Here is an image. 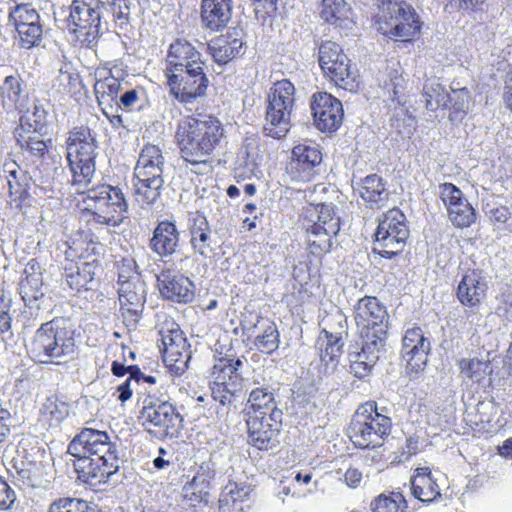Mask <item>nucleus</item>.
<instances>
[{
	"label": "nucleus",
	"mask_w": 512,
	"mask_h": 512,
	"mask_svg": "<svg viewBox=\"0 0 512 512\" xmlns=\"http://www.w3.org/2000/svg\"><path fill=\"white\" fill-rule=\"evenodd\" d=\"M68 453L76 458L73 467L80 481L90 486L105 484L122 464L119 439L93 428H83L69 443Z\"/></svg>",
	"instance_id": "1"
},
{
	"label": "nucleus",
	"mask_w": 512,
	"mask_h": 512,
	"mask_svg": "<svg viewBox=\"0 0 512 512\" xmlns=\"http://www.w3.org/2000/svg\"><path fill=\"white\" fill-rule=\"evenodd\" d=\"M164 70L170 95L182 104H191L206 96L209 79L204 72L202 54L185 39L169 46Z\"/></svg>",
	"instance_id": "2"
},
{
	"label": "nucleus",
	"mask_w": 512,
	"mask_h": 512,
	"mask_svg": "<svg viewBox=\"0 0 512 512\" xmlns=\"http://www.w3.org/2000/svg\"><path fill=\"white\" fill-rule=\"evenodd\" d=\"M223 134V126L215 117L198 119L186 116L178 122L175 136L181 157L198 167L206 165L207 158L220 144Z\"/></svg>",
	"instance_id": "3"
},
{
	"label": "nucleus",
	"mask_w": 512,
	"mask_h": 512,
	"mask_svg": "<svg viewBox=\"0 0 512 512\" xmlns=\"http://www.w3.org/2000/svg\"><path fill=\"white\" fill-rule=\"evenodd\" d=\"M31 358L42 364H63L74 357V333L63 319L43 323L27 345Z\"/></svg>",
	"instance_id": "4"
},
{
	"label": "nucleus",
	"mask_w": 512,
	"mask_h": 512,
	"mask_svg": "<svg viewBox=\"0 0 512 512\" xmlns=\"http://www.w3.org/2000/svg\"><path fill=\"white\" fill-rule=\"evenodd\" d=\"M96 134L85 125L71 129L66 139V160L72 184L87 187L95 175L98 155Z\"/></svg>",
	"instance_id": "5"
},
{
	"label": "nucleus",
	"mask_w": 512,
	"mask_h": 512,
	"mask_svg": "<svg viewBox=\"0 0 512 512\" xmlns=\"http://www.w3.org/2000/svg\"><path fill=\"white\" fill-rule=\"evenodd\" d=\"M386 412L387 408L379 410L375 402H366L358 407L347 430L348 437L357 448L382 446L392 430V420Z\"/></svg>",
	"instance_id": "6"
},
{
	"label": "nucleus",
	"mask_w": 512,
	"mask_h": 512,
	"mask_svg": "<svg viewBox=\"0 0 512 512\" xmlns=\"http://www.w3.org/2000/svg\"><path fill=\"white\" fill-rule=\"evenodd\" d=\"M83 204L88 222L118 227L127 218L128 203L119 187L103 184L88 189Z\"/></svg>",
	"instance_id": "7"
},
{
	"label": "nucleus",
	"mask_w": 512,
	"mask_h": 512,
	"mask_svg": "<svg viewBox=\"0 0 512 512\" xmlns=\"http://www.w3.org/2000/svg\"><path fill=\"white\" fill-rule=\"evenodd\" d=\"M99 5L98 0H73L70 5L71 29L87 47H93L100 35L108 30V19Z\"/></svg>",
	"instance_id": "8"
},
{
	"label": "nucleus",
	"mask_w": 512,
	"mask_h": 512,
	"mask_svg": "<svg viewBox=\"0 0 512 512\" xmlns=\"http://www.w3.org/2000/svg\"><path fill=\"white\" fill-rule=\"evenodd\" d=\"M378 30L390 39L409 41L420 32L415 9L404 1H390L377 18Z\"/></svg>",
	"instance_id": "9"
},
{
	"label": "nucleus",
	"mask_w": 512,
	"mask_h": 512,
	"mask_svg": "<svg viewBox=\"0 0 512 512\" xmlns=\"http://www.w3.org/2000/svg\"><path fill=\"white\" fill-rule=\"evenodd\" d=\"M139 419L147 432L160 438H177L182 429L183 418L169 401L146 398Z\"/></svg>",
	"instance_id": "10"
},
{
	"label": "nucleus",
	"mask_w": 512,
	"mask_h": 512,
	"mask_svg": "<svg viewBox=\"0 0 512 512\" xmlns=\"http://www.w3.org/2000/svg\"><path fill=\"white\" fill-rule=\"evenodd\" d=\"M408 237L406 216L399 209H391L379 221L373 251L391 259L402 252Z\"/></svg>",
	"instance_id": "11"
},
{
	"label": "nucleus",
	"mask_w": 512,
	"mask_h": 512,
	"mask_svg": "<svg viewBox=\"0 0 512 512\" xmlns=\"http://www.w3.org/2000/svg\"><path fill=\"white\" fill-rule=\"evenodd\" d=\"M159 335L164 362L177 373L184 372L192 356L180 326L173 319H165L159 324Z\"/></svg>",
	"instance_id": "12"
},
{
	"label": "nucleus",
	"mask_w": 512,
	"mask_h": 512,
	"mask_svg": "<svg viewBox=\"0 0 512 512\" xmlns=\"http://www.w3.org/2000/svg\"><path fill=\"white\" fill-rule=\"evenodd\" d=\"M318 60L324 73L337 86L349 91L355 88V72L351 69L350 60L339 44L333 41L322 42Z\"/></svg>",
	"instance_id": "13"
},
{
	"label": "nucleus",
	"mask_w": 512,
	"mask_h": 512,
	"mask_svg": "<svg viewBox=\"0 0 512 512\" xmlns=\"http://www.w3.org/2000/svg\"><path fill=\"white\" fill-rule=\"evenodd\" d=\"M283 412H274L267 416L245 418L249 443L259 450H270L278 443L282 428Z\"/></svg>",
	"instance_id": "14"
},
{
	"label": "nucleus",
	"mask_w": 512,
	"mask_h": 512,
	"mask_svg": "<svg viewBox=\"0 0 512 512\" xmlns=\"http://www.w3.org/2000/svg\"><path fill=\"white\" fill-rule=\"evenodd\" d=\"M310 108L318 130L334 132L341 125L344 116L342 103L330 93H314L311 97Z\"/></svg>",
	"instance_id": "15"
},
{
	"label": "nucleus",
	"mask_w": 512,
	"mask_h": 512,
	"mask_svg": "<svg viewBox=\"0 0 512 512\" xmlns=\"http://www.w3.org/2000/svg\"><path fill=\"white\" fill-rule=\"evenodd\" d=\"M431 351V341L420 327L406 330L402 338L401 357L406 362V369L417 374L423 371Z\"/></svg>",
	"instance_id": "16"
},
{
	"label": "nucleus",
	"mask_w": 512,
	"mask_h": 512,
	"mask_svg": "<svg viewBox=\"0 0 512 512\" xmlns=\"http://www.w3.org/2000/svg\"><path fill=\"white\" fill-rule=\"evenodd\" d=\"M439 193L447 207L449 220L454 226L465 228L475 223L476 211L456 185L443 183L439 186Z\"/></svg>",
	"instance_id": "17"
},
{
	"label": "nucleus",
	"mask_w": 512,
	"mask_h": 512,
	"mask_svg": "<svg viewBox=\"0 0 512 512\" xmlns=\"http://www.w3.org/2000/svg\"><path fill=\"white\" fill-rule=\"evenodd\" d=\"M121 309L125 319L137 323L146 302V284L140 275H135L129 283L118 288Z\"/></svg>",
	"instance_id": "18"
},
{
	"label": "nucleus",
	"mask_w": 512,
	"mask_h": 512,
	"mask_svg": "<svg viewBox=\"0 0 512 512\" xmlns=\"http://www.w3.org/2000/svg\"><path fill=\"white\" fill-rule=\"evenodd\" d=\"M355 321L362 329H388L389 315L386 307L376 298L365 296L355 306Z\"/></svg>",
	"instance_id": "19"
},
{
	"label": "nucleus",
	"mask_w": 512,
	"mask_h": 512,
	"mask_svg": "<svg viewBox=\"0 0 512 512\" xmlns=\"http://www.w3.org/2000/svg\"><path fill=\"white\" fill-rule=\"evenodd\" d=\"M487 283L479 270H468L461 278L456 289L458 301L465 307L479 306L486 297Z\"/></svg>",
	"instance_id": "20"
},
{
	"label": "nucleus",
	"mask_w": 512,
	"mask_h": 512,
	"mask_svg": "<svg viewBox=\"0 0 512 512\" xmlns=\"http://www.w3.org/2000/svg\"><path fill=\"white\" fill-rule=\"evenodd\" d=\"M242 36L243 31L241 29L233 28L225 35H221L214 40L209 45L214 61L219 65H225L234 58L242 56L245 53V42Z\"/></svg>",
	"instance_id": "21"
},
{
	"label": "nucleus",
	"mask_w": 512,
	"mask_h": 512,
	"mask_svg": "<svg viewBox=\"0 0 512 512\" xmlns=\"http://www.w3.org/2000/svg\"><path fill=\"white\" fill-rule=\"evenodd\" d=\"M180 233L174 222L164 220L154 228L148 247L159 257L164 258L175 253L179 245Z\"/></svg>",
	"instance_id": "22"
},
{
	"label": "nucleus",
	"mask_w": 512,
	"mask_h": 512,
	"mask_svg": "<svg viewBox=\"0 0 512 512\" xmlns=\"http://www.w3.org/2000/svg\"><path fill=\"white\" fill-rule=\"evenodd\" d=\"M158 282L160 293L168 300L188 303L194 299V285L183 275L162 273L158 276Z\"/></svg>",
	"instance_id": "23"
},
{
	"label": "nucleus",
	"mask_w": 512,
	"mask_h": 512,
	"mask_svg": "<svg viewBox=\"0 0 512 512\" xmlns=\"http://www.w3.org/2000/svg\"><path fill=\"white\" fill-rule=\"evenodd\" d=\"M275 389L270 385H260L253 388L248 396L247 405L244 409L245 418L261 417L274 412H283L277 407L275 401Z\"/></svg>",
	"instance_id": "24"
},
{
	"label": "nucleus",
	"mask_w": 512,
	"mask_h": 512,
	"mask_svg": "<svg viewBox=\"0 0 512 512\" xmlns=\"http://www.w3.org/2000/svg\"><path fill=\"white\" fill-rule=\"evenodd\" d=\"M233 0H202L201 21L204 27L219 31L227 26L232 16Z\"/></svg>",
	"instance_id": "25"
},
{
	"label": "nucleus",
	"mask_w": 512,
	"mask_h": 512,
	"mask_svg": "<svg viewBox=\"0 0 512 512\" xmlns=\"http://www.w3.org/2000/svg\"><path fill=\"white\" fill-rule=\"evenodd\" d=\"M43 285L41 266L36 259L29 260L19 283L20 295L26 305H32L43 297Z\"/></svg>",
	"instance_id": "26"
},
{
	"label": "nucleus",
	"mask_w": 512,
	"mask_h": 512,
	"mask_svg": "<svg viewBox=\"0 0 512 512\" xmlns=\"http://www.w3.org/2000/svg\"><path fill=\"white\" fill-rule=\"evenodd\" d=\"M98 268L95 262H69L64 267L63 277L67 285L77 292L92 290L96 284L95 275Z\"/></svg>",
	"instance_id": "27"
},
{
	"label": "nucleus",
	"mask_w": 512,
	"mask_h": 512,
	"mask_svg": "<svg viewBox=\"0 0 512 512\" xmlns=\"http://www.w3.org/2000/svg\"><path fill=\"white\" fill-rule=\"evenodd\" d=\"M356 189L366 205L372 209H379L385 205L389 193L384 180L377 174H370L356 182Z\"/></svg>",
	"instance_id": "28"
},
{
	"label": "nucleus",
	"mask_w": 512,
	"mask_h": 512,
	"mask_svg": "<svg viewBox=\"0 0 512 512\" xmlns=\"http://www.w3.org/2000/svg\"><path fill=\"white\" fill-rule=\"evenodd\" d=\"M321 18L344 31L353 29L352 8L345 0H322Z\"/></svg>",
	"instance_id": "29"
},
{
	"label": "nucleus",
	"mask_w": 512,
	"mask_h": 512,
	"mask_svg": "<svg viewBox=\"0 0 512 512\" xmlns=\"http://www.w3.org/2000/svg\"><path fill=\"white\" fill-rule=\"evenodd\" d=\"M3 173L7 178L9 194L12 201H23L29 197L32 177L22 169L15 161L6 162L3 165Z\"/></svg>",
	"instance_id": "30"
},
{
	"label": "nucleus",
	"mask_w": 512,
	"mask_h": 512,
	"mask_svg": "<svg viewBox=\"0 0 512 512\" xmlns=\"http://www.w3.org/2000/svg\"><path fill=\"white\" fill-rule=\"evenodd\" d=\"M344 342L338 334H333L327 330H322L319 335L316 348L319 350V357L325 366V373L333 371L338 364V359L342 354Z\"/></svg>",
	"instance_id": "31"
},
{
	"label": "nucleus",
	"mask_w": 512,
	"mask_h": 512,
	"mask_svg": "<svg viewBox=\"0 0 512 512\" xmlns=\"http://www.w3.org/2000/svg\"><path fill=\"white\" fill-rule=\"evenodd\" d=\"M304 221L307 224L319 223L321 230L336 236L340 231V217L333 204H318L306 209Z\"/></svg>",
	"instance_id": "32"
},
{
	"label": "nucleus",
	"mask_w": 512,
	"mask_h": 512,
	"mask_svg": "<svg viewBox=\"0 0 512 512\" xmlns=\"http://www.w3.org/2000/svg\"><path fill=\"white\" fill-rule=\"evenodd\" d=\"M251 491L250 485L229 482L220 495V512H245L243 502L248 500Z\"/></svg>",
	"instance_id": "33"
},
{
	"label": "nucleus",
	"mask_w": 512,
	"mask_h": 512,
	"mask_svg": "<svg viewBox=\"0 0 512 512\" xmlns=\"http://www.w3.org/2000/svg\"><path fill=\"white\" fill-rule=\"evenodd\" d=\"M294 104V84L288 79L275 82L268 93L267 106L273 108L275 105L276 110L284 111L287 115L292 116Z\"/></svg>",
	"instance_id": "34"
},
{
	"label": "nucleus",
	"mask_w": 512,
	"mask_h": 512,
	"mask_svg": "<svg viewBox=\"0 0 512 512\" xmlns=\"http://www.w3.org/2000/svg\"><path fill=\"white\" fill-rule=\"evenodd\" d=\"M190 234V243L194 251L202 256H206L212 250L211 229L207 218L203 214L197 212L193 216Z\"/></svg>",
	"instance_id": "35"
},
{
	"label": "nucleus",
	"mask_w": 512,
	"mask_h": 512,
	"mask_svg": "<svg viewBox=\"0 0 512 512\" xmlns=\"http://www.w3.org/2000/svg\"><path fill=\"white\" fill-rule=\"evenodd\" d=\"M262 157L258 154L255 147L250 144H244L238 151L234 172L236 177L250 178L256 175Z\"/></svg>",
	"instance_id": "36"
},
{
	"label": "nucleus",
	"mask_w": 512,
	"mask_h": 512,
	"mask_svg": "<svg viewBox=\"0 0 512 512\" xmlns=\"http://www.w3.org/2000/svg\"><path fill=\"white\" fill-rule=\"evenodd\" d=\"M291 128V116L286 112L276 110L275 105L266 106L265 124L263 130L267 136L275 139L284 137Z\"/></svg>",
	"instance_id": "37"
},
{
	"label": "nucleus",
	"mask_w": 512,
	"mask_h": 512,
	"mask_svg": "<svg viewBox=\"0 0 512 512\" xmlns=\"http://www.w3.org/2000/svg\"><path fill=\"white\" fill-rule=\"evenodd\" d=\"M47 124V112L38 104L33 105V109H27V111L20 117L19 127L16 129V133H34L43 135L45 133Z\"/></svg>",
	"instance_id": "38"
},
{
	"label": "nucleus",
	"mask_w": 512,
	"mask_h": 512,
	"mask_svg": "<svg viewBox=\"0 0 512 512\" xmlns=\"http://www.w3.org/2000/svg\"><path fill=\"white\" fill-rule=\"evenodd\" d=\"M211 395L222 406L236 407V403L243 396L241 383L236 382V380L232 382L214 381L211 387Z\"/></svg>",
	"instance_id": "39"
},
{
	"label": "nucleus",
	"mask_w": 512,
	"mask_h": 512,
	"mask_svg": "<svg viewBox=\"0 0 512 512\" xmlns=\"http://www.w3.org/2000/svg\"><path fill=\"white\" fill-rule=\"evenodd\" d=\"M304 226L307 233V247L309 252L315 256L330 252L332 236L334 235L322 231L319 223H304Z\"/></svg>",
	"instance_id": "40"
},
{
	"label": "nucleus",
	"mask_w": 512,
	"mask_h": 512,
	"mask_svg": "<svg viewBox=\"0 0 512 512\" xmlns=\"http://www.w3.org/2000/svg\"><path fill=\"white\" fill-rule=\"evenodd\" d=\"M40 412L43 421L51 427H58L69 415V405L57 395H51L45 399Z\"/></svg>",
	"instance_id": "41"
},
{
	"label": "nucleus",
	"mask_w": 512,
	"mask_h": 512,
	"mask_svg": "<svg viewBox=\"0 0 512 512\" xmlns=\"http://www.w3.org/2000/svg\"><path fill=\"white\" fill-rule=\"evenodd\" d=\"M458 364L460 377L467 386L481 382L490 369L487 361L478 358H463Z\"/></svg>",
	"instance_id": "42"
},
{
	"label": "nucleus",
	"mask_w": 512,
	"mask_h": 512,
	"mask_svg": "<svg viewBox=\"0 0 512 512\" xmlns=\"http://www.w3.org/2000/svg\"><path fill=\"white\" fill-rule=\"evenodd\" d=\"M164 179L137 180L134 184L136 201L142 206L153 205L160 197Z\"/></svg>",
	"instance_id": "43"
},
{
	"label": "nucleus",
	"mask_w": 512,
	"mask_h": 512,
	"mask_svg": "<svg viewBox=\"0 0 512 512\" xmlns=\"http://www.w3.org/2000/svg\"><path fill=\"white\" fill-rule=\"evenodd\" d=\"M422 96L427 110L435 112L438 108H447L451 102L450 95L444 86L436 81H429L423 87Z\"/></svg>",
	"instance_id": "44"
},
{
	"label": "nucleus",
	"mask_w": 512,
	"mask_h": 512,
	"mask_svg": "<svg viewBox=\"0 0 512 512\" xmlns=\"http://www.w3.org/2000/svg\"><path fill=\"white\" fill-rule=\"evenodd\" d=\"M99 8L104 11L108 22H115L120 28L128 24L130 18L129 0H98Z\"/></svg>",
	"instance_id": "45"
},
{
	"label": "nucleus",
	"mask_w": 512,
	"mask_h": 512,
	"mask_svg": "<svg viewBox=\"0 0 512 512\" xmlns=\"http://www.w3.org/2000/svg\"><path fill=\"white\" fill-rule=\"evenodd\" d=\"M388 329H362L361 347L371 354L370 359L379 360L380 354L385 351Z\"/></svg>",
	"instance_id": "46"
},
{
	"label": "nucleus",
	"mask_w": 512,
	"mask_h": 512,
	"mask_svg": "<svg viewBox=\"0 0 512 512\" xmlns=\"http://www.w3.org/2000/svg\"><path fill=\"white\" fill-rule=\"evenodd\" d=\"M292 155L297 164V169L308 173L322 161L320 150L311 145L299 144L292 150Z\"/></svg>",
	"instance_id": "47"
},
{
	"label": "nucleus",
	"mask_w": 512,
	"mask_h": 512,
	"mask_svg": "<svg viewBox=\"0 0 512 512\" xmlns=\"http://www.w3.org/2000/svg\"><path fill=\"white\" fill-rule=\"evenodd\" d=\"M263 330L254 341L256 348L265 354H272L279 347L280 335L277 326L272 321H264Z\"/></svg>",
	"instance_id": "48"
},
{
	"label": "nucleus",
	"mask_w": 512,
	"mask_h": 512,
	"mask_svg": "<svg viewBox=\"0 0 512 512\" xmlns=\"http://www.w3.org/2000/svg\"><path fill=\"white\" fill-rule=\"evenodd\" d=\"M8 21L14 28L22 25H34L41 23L38 11L30 3H20L9 10Z\"/></svg>",
	"instance_id": "49"
},
{
	"label": "nucleus",
	"mask_w": 512,
	"mask_h": 512,
	"mask_svg": "<svg viewBox=\"0 0 512 512\" xmlns=\"http://www.w3.org/2000/svg\"><path fill=\"white\" fill-rule=\"evenodd\" d=\"M48 512H100L97 505L80 498L64 497L53 501Z\"/></svg>",
	"instance_id": "50"
},
{
	"label": "nucleus",
	"mask_w": 512,
	"mask_h": 512,
	"mask_svg": "<svg viewBox=\"0 0 512 512\" xmlns=\"http://www.w3.org/2000/svg\"><path fill=\"white\" fill-rule=\"evenodd\" d=\"M121 90V82L114 76H108L97 80L94 85V92L98 103L114 101Z\"/></svg>",
	"instance_id": "51"
},
{
	"label": "nucleus",
	"mask_w": 512,
	"mask_h": 512,
	"mask_svg": "<svg viewBox=\"0 0 512 512\" xmlns=\"http://www.w3.org/2000/svg\"><path fill=\"white\" fill-rule=\"evenodd\" d=\"M371 506L373 512H404L407 508L406 500L399 492H393L391 496L381 494Z\"/></svg>",
	"instance_id": "52"
},
{
	"label": "nucleus",
	"mask_w": 512,
	"mask_h": 512,
	"mask_svg": "<svg viewBox=\"0 0 512 512\" xmlns=\"http://www.w3.org/2000/svg\"><path fill=\"white\" fill-rule=\"evenodd\" d=\"M453 96L450 95L451 112L449 119L452 122L461 121L467 114L470 105V92L467 88L452 90Z\"/></svg>",
	"instance_id": "53"
},
{
	"label": "nucleus",
	"mask_w": 512,
	"mask_h": 512,
	"mask_svg": "<svg viewBox=\"0 0 512 512\" xmlns=\"http://www.w3.org/2000/svg\"><path fill=\"white\" fill-rule=\"evenodd\" d=\"M21 93L19 78L16 76H7L0 87V96L4 108L12 109L16 106Z\"/></svg>",
	"instance_id": "54"
},
{
	"label": "nucleus",
	"mask_w": 512,
	"mask_h": 512,
	"mask_svg": "<svg viewBox=\"0 0 512 512\" xmlns=\"http://www.w3.org/2000/svg\"><path fill=\"white\" fill-rule=\"evenodd\" d=\"M18 33L19 45L23 49H31L40 45L42 41L43 28L41 23L34 25H22L15 27Z\"/></svg>",
	"instance_id": "55"
},
{
	"label": "nucleus",
	"mask_w": 512,
	"mask_h": 512,
	"mask_svg": "<svg viewBox=\"0 0 512 512\" xmlns=\"http://www.w3.org/2000/svg\"><path fill=\"white\" fill-rule=\"evenodd\" d=\"M209 486L210 483L206 482L205 478L194 476L183 486V496L191 502L206 500V497L209 495Z\"/></svg>",
	"instance_id": "56"
},
{
	"label": "nucleus",
	"mask_w": 512,
	"mask_h": 512,
	"mask_svg": "<svg viewBox=\"0 0 512 512\" xmlns=\"http://www.w3.org/2000/svg\"><path fill=\"white\" fill-rule=\"evenodd\" d=\"M25 134L21 132L16 133L17 142L21 149L37 160L43 158L47 152L46 142L37 135L25 136Z\"/></svg>",
	"instance_id": "57"
},
{
	"label": "nucleus",
	"mask_w": 512,
	"mask_h": 512,
	"mask_svg": "<svg viewBox=\"0 0 512 512\" xmlns=\"http://www.w3.org/2000/svg\"><path fill=\"white\" fill-rule=\"evenodd\" d=\"M136 166H155L163 169L164 157L161 149L153 144H147L141 150Z\"/></svg>",
	"instance_id": "58"
},
{
	"label": "nucleus",
	"mask_w": 512,
	"mask_h": 512,
	"mask_svg": "<svg viewBox=\"0 0 512 512\" xmlns=\"http://www.w3.org/2000/svg\"><path fill=\"white\" fill-rule=\"evenodd\" d=\"M411 490L413 496L422 502H431L441 496L440 488L435 480L426 481L425 485L412 482Z\"/></svg>",
	"instance_id": "59"
},
{
	"label": "nucleus",
	"mask_w": 512,
	"mask_h": 512,
	"mask_svg": "<svg viewBox=\"0 0 512 512\" xmlns=\"http://www.w3.org/2000/svg\"><path fill=\"white\" fill-rule=\"evenodd\" d=\"M212 373L215 375V381L232 382L236 380V382L241 383L242 380L240 373H234L228 358H220L213 366Z\"/></svg>",
	"instance_id": "60"
},
{
	"label": "nucleus",
	"mask_w": 512,
	"mask_h": 512,
	"mask_svg": "<svg viewBox=\"0 0 512 512\" xmlns=\"http://www.w3.org/2000/svg\"><path fill=\"white\" fill-rule=\"evenodd\" d=\"M142 377V372L139 367H132L130 376L118 386L117 391L119 392L118 399L121 402L128 401L133 393V384H136L137 378Z\"/></svg>",
	"instance_id": "61"
},
{
	"label": "nucleus",
	"mask_w": 512,
	"mask_h": 512,
	"mask_svg": "<svg viewBox=\"0 0 512 512\" xmlns=\"http://www.w3.org/2000/svg\"><path fill=\"white\" fill-rule=\"evenodd\" d=\"M14 419L6 408H0V449L9 442Z\"/></svg>",
	"instance_id": "62"
},
{
	"label": "nucleus",
	"mask_w": 512,
	"mask_h": 512,
	"mask_svg": "<svg viewBox=\"0 0 512 512\" xmlns=\"http://www.w3.org/2000/svg\"><path fill=\"white\" fill-rule=\"evenodd\" d=\"M135 275H140L136 271V262L133 259H124L118 269V285L129 283Z\"/></svg>",
	"instance_id": "63"
},
{
	"label": "nucleus",
	"mask_w": 512,
	"mask_h": 512,
	"mask_svg": "<svg viewBox=\"0 0 512 512\" xmlns=\"http://www.w3.org/2000/svg\"><path fill=\"white\" fill-rule=\"evenodd\" d=\"M16 500V493L0 476V510H8Z\"/></svg>",
	"instance_id": "64"
}]
</instances>
